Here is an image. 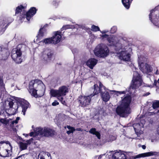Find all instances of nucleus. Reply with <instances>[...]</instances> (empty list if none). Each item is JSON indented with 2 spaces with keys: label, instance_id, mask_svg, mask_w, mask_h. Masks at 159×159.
I'll list each match as a JSON object with an SVG mask.
<instances>
[{
  "label": "nucleus",
  "instance_id": "f257e3e1",
  "mask_svg": "<svg viewBox=\"0 0 159 159\" xmlns=\"http://www.w3.org/2000/svg\"><path fill=\"white\" fill-rule=\"evenodd\" d=\"M16 101L13 102V101H11L9 102L8 106L9 107L6 109V111L8 112L11 115L15 114L19 107L20 105L22 109V112L24 115H25V112L29 107V103L26 100L20 98H17L16 99Z\"/></svg>",
  "mask_w": 159,
  "mask_h": 159
},
{
  "label": "nucleus",
  "instance_id": "f03ea898",
  "mask_svg": "<svg viewBox=\"0 0 159 159\" xmlns=\"http://www.w3.org/2000/svg\"><path fill=\"white\" fill-rule=\"evenodd\" d=\"M45 85L42 81L36 79L31 81L29 83V91L35 98L41 97L44 95Z\"/></svg>",
  "mask_w": 159,
  "mask_h": 159
},
{
  "label": "nucleus",
  "instance_id": "7ed1b4c3",
  "mask_svg": "<svg viewBox=\"0 0 159 159\" xmlns=\"http://www.w3.org/2000/svg\"><path fill=\"white\" fill-rule=\"evenodd\" d=\"M131 101V98L130 95H126L123 98L121 104L116 109V113L120 116L126 117L131 111L129 104Z\"/></svg>",
  "mask_w": 159,
  "mask_h": 159
},
{
  "label": "nucleus",
  "instance_id": "20e7f679",
  "mask_svg": "<svg viewBox=\"0 0 159 159\" xmlns=\"http://www.w3.org/2000/svg\"><path fill=\"white\" fill-rule=\"evenodd\" d=\"M26 6H23L22 5L17 7L16 10V15L19 17L20 19L22 20L24 18L25 16L27 20L29 21L31 17L33 16L36 12L35 8L32 7L27 13H25Z\"/></svg>",
  "mask_w": 159,
  "mask_h": 159
},
{
  "label": "nucleus",
  "instance_id": "39448f33",
  "mask_svg": "<svg viewBox=\"0 0 159 159\" xmlns=\"http://www.w3.org/2000/svg\"><path fill=\"white\" fill-rule=\"evenodd\" d=\"M116 50L118 51L117 54L120 59L125 61H128L130 60V52L132 49L128 46V44H124L119 49Z\"/></svg>",
  "mask_w": 159,
  "mask_h": 159
},
{
  "label": "nucleus",
  "instance_id": "423d86ee",
  "mask_svg": "<svg viewBox=\"0 0 159 159\" xmlns=\"http://www.w3.org/2000/svg\"><path fill=\"white\" fill-rule=\"evenodd\" d=\"M94 87L93 95L100 93L102 98L104 102H106L109 101L110 98V96L108 92L109 89H106L100 82L99 83V87L97 85L94 84Z\"/></svg>",
  "mask_w": 159,
  "mask_h": 159
},
{
  "label": "nucleus",
  "instance_id": "0eeeda50",
  "mask_svg": "<svg viewBox=\"0 0 159 159\" xmlns=\"http://www.w3.org/2000/svg\"><path fill=\"white\" fill-rule=\"evenodd\" d=\"M68 92V88L65 86H62L60 87L57 90L52 89L50 90V93L52 96L56 97L62 104H65V102L63 100V97L65 96Z\"/></svg>",
  "mask_w": 159,
  "mask_h": 159
},
{
  "label": "nucleus",
  "instance_id": "6e6552de",
  "mask_svg": "<svg viewBox=\"0 0 159 159\" xmlns=\"http://www.w3.org/2000/svg\"><path fill=\"white\" fill-rule=\"evenodd\" d=\"M12 147L9 141L0 142V156L3 157H9L12 154Z\"/></svg>",
  "mask_w": 159,
  "mask_h": 159
},
{
  "label": "nucleus",
  "instance_id": "1a4fd4ad",
  "mask_svg": "<svg viewBox=\"0 0 159 159\" xmlns=\"http://www.w3.org/2000/svg\"><path fill=\"white\" fill-rule=\"evenodd\" d=\"M142 82V80L140 75L137 71H134L132 82L129 90L130 94L134 93L135 89L141 85Z\"/></svg>",
  "mask_w": 159,
  "mask_h": 159
},
{
  "label": "nucleus",
  "instance_id": "9d476101",
  "mask_svg": "<svg viewBox=\"0 0 159 159\" xmlns=\"http://www.w3.org/2000/svg\"><path fill=\"white\" fill-rule=\"evenodd\" d=\"M108 42L110 45L115 46V50L119 49L120 46L124 44H128L127 41L120 38H118L114 35H110L109 39H108Z\"/></svg>",
  "mask_w": 159,
  "mask_h": 159
},
{
  "label": "nucleus",
  "instance_id": "9b49d317",
  "mask_svg": "<svg viewBox=\"0 0 159 159\" xmlns=\"http://www.w3.org/2000/svg\"><path fill=\"white\" fill-rule=\"evenodd\" d=\"M94 52L96 56L101 57H104L108 55L109 50L106 45L100 44L97 46Z\"/></svg>",
  "mask_w": 159,
  "mask_h": 159
},
{
  "label": "nucleus",
  "instance_id": "f8f14e48",
  "mask_svg": "<svg viewBox=\"0 0 159 159\" xmlns=\"http://www.w3.org/2000/svg\"><path fill=\"white\" fill-rule=\"evenodd\" d=\"M23 46L24 47L25 46L19 44L17 46V48L13 49L12 50V58L16 63H20L22 61L21 48Z\"/></svg>",
  "mask_w": 159,
  "mask_h": 159
},
{
  "label": "nucleus",
  "instance_id": "ddd939ff",
  "mask_svg": "<svg viewBox=\"0 0 159 159\" xmlns=\"http://www.w3.org/2000/svg\"><path fill=\"white\" fill-rule=\"evenodd\" d=\"M35 133L37 134L41 135L42 137H49L52 136L54 134V131L48 128L38 127L36 129Z\"/></svg>",
  "mask_w": 159,
  "mask_h": 159
},
{
  "label": "nucleus",
  "instance_id": "4468645a",
  "mask_svg": "<svg viewBox=\"0 0 159 159\" xmlns=\"http://www.w3.org/2000/svg\"><path fill=\"white\" fill-rule=\"evenodd\" d=\"M139 69L141 71L144 73H148L151 72L152 70V68L150 65L144 63L142 62V61H144L146 60L145 57H143L142 56L139 57Z\"/></svg>",
  "mask_w": 159,
  "mask_h": 159
},
{
  "label": "nucleus",
  "instance_id": "2eb2a0df",
  "mask_svg": "<svg viewBox=\"0 0 159 159\" xmlns=\"http://www.w3.org/2000/svg\"><path fill=\"white\" fill-rule=\"evenodd\" d=\"M91 94L89 96H80L77 100L79 103V105L81 107H85L90 104L92 97L94 96Z\"/></svg>",
  "mask_w": 159,
  "mask_h": 159
},
{
  "label": "nucleus",
  "instance_id": "dca6fc26",
  "mask_svg": "<svg viewBox=\"0 0 159 159\" xmlns=\"http://www.w3.org/2000/svg\"><path fill=\"white\" fill-rule=\"evenodd\" d=\"M13 20L14 19L11 17L0 18V35L4 33L7 26L9 25Z\"/></svg>",
  "mask_w": 159,
  "mask_h": 159
},
{
  "label": "nucleus",
  "instance_id": "f3484780",
  "mask_svg": "<svg viewBox=\"0 0 159 159\" xmlns=\"http://www.w3.org/2000/svg\"><path fill=\"white\" fill-rule=\"evenodd\" d=\"M52 55L51 50L46 49L40 54V56L41 60L47 62L50 61Z\"/></svg>",
  "mask_w": 159,
  "mask_h": 159
},
{
  "label": "nucleus",
  "instance_id": "a211bd4d",
  "mask_svg": "<svg viewBox=\"0 0 159 159\" xmlns=\"http://www.w3.org/2000/svg\"><path fill=\"white\" fill-rule=\"evenodd\" d=\"M61 32L60 31L55 32L53 33V35L51 37L52 40V43L56 44L59 43L61 38Z\"/></svg>",
  "mask_w": 159,
  "mask_h": 159
},
{
  "label": "nucleus",
  "instance_id": "6ab92c4d",
  "mask_svg": "<svg viewBox=\"0 0 159 159\" xmlns=\"http://www.w3.org/2000/svg\"><path fill=\"white\" fill-rule=\"evenodd\" d=\"M159 153L156 152L151 151L149 152L141 153L138 155H136L135 158H140L141 157H149L153 156H157L159 155Z\"/></svg>",
  "mask_w": 159,
  "mask_h": 159
},
{
  "label": "nucleus",
  "instance_id": "aec40b11",
  "mask_svg": "<svg viewBox=\"0 0 159 159\" xmlns=\"http://www.w3.org/2000/svg\"><path fill=\"white\" fill-rule=\"evenodd\" d=\"M98 62V60L94 58H90L86 62V65L90 69H93V67L96 65Z\"/></svg>",
  "mask_w": 159,
  "mask_h": 159
},
{
  "label": "nucleus",
  "instance_id": "412c9836",
  "mask_svg": "<svg viewBox=\"0 0 159 159\" xmlns=\"http://www.w3.org/2000/svg\"><path fill=\"white\" fill-rule=\"evenodd\" d=\"M46 25H45L43 28H41L39 32V34L37 36V39L40 40V38L46 34V30L45 29Z\"/></svg>",
  "mask_w": 159,
  "mask_h": 159
},
{
  "label": "nucleus",
  "instance_id": "4be33fe9",
  "mask_svg": "<svg viewBox=\"0 0 159 159\" xmlns=\"http://www.w3.org/2000/svg\"><path fill=\"white\" fill-rule=\"evenodd\" d=\"M122 154H123L124 156H123L122 155L121 156L119 157V159H136L137 158H135V157L136 156H130L129 153L124 151H122Z\"/></svg>",
  "mask_w": 159,
  "mask_h": 159
},
{
  "label": "nucleus",
  "instance_id": "5701e85b",
  "mask_svg": "<svg viewBox=\"0 0 159 159\" xmlns=\"http://www.w3.org/2000/svg\"><path fill=\"white\" fill-rule=\"evenodd\" d=\"M133 0H122V3L127 9H128L130 6V4Z\"/></svg>",
  "mask_w": 159,
  "mask_h": 159
},
{
  "label": "nucleus",
  "instance_id": "b1692460",
  "mask_svg": "<svg viewBox=\"0 0 159 159\" xmlns=\"http://www.w3.org/2000/svg\"><path fill=\"white\" fill-rule=\"evenodd\" d=\"M89 132L91 134L96 135L99 139H100V134L99 132L96 131L95 128H93L91 129L89 131Z\"/></svg>",
  "mask_w": 159,
  "mask_h": 159
},
{
  "label": "nucleus",
  "instance_id": "393cba45",
  "mask_svg": "<svg viewBox=\"0 0 159 159\" xmlns=\"http://www.w3.org/2000/svg\"><path fill=\"white\" fill-rule=\"evenodd\" d=\"M50 154L47 152H40L39 156L38 158L40 159H45V157L47 156H49Z\"/></svg>",
  "mask_w": 159,
  "mask_h": 159
},
{
  "label": "nucleus",
  "instance_id": "a878e982",
  "mask_svg": "<svg viewBox=\"0 0 159 159\" xmlns=\"http://www.w3.org/2000/svg\"><path fill=\"white\" fill-rule=\"evenodd\" d=\"M0 90L4 91L5 90V85L3 83L2 77L0 75Z\"/></svg>",
  "mask_w": 159,
  "mask_h": 159
},
{
  "label": "nucleus",
  "instance_id": "bb28decb",
  "mask_svg": "<svg viewBox=\"0 0 159 159\" xmlns=\"http://www.w3.org/2000/svg\"><path fill=\"white\" fill-rule=\"evenodd\" d=\"M41 42L45 44H48L52 43V40L51 38L45 39Z\"/></svg>",
  "mask_w": 159,
  "mask_h": 159
},
{
  "label": "nucleus",
  "instance_id": "cd10ccee",
  "mask_svg": "<svg viewBox=\"0 0 159 159\" xmlns=\"http://www.w3.org/2000/svg\"><path fill=\"white\" fill-rule=\"evenodd\" d=\"M20 144V148H21L22 150H25L27 149L28 144H29L27 143L26 142L25 143L21 142Z\"/></svg>",
  "mask_w": 159,
  "mask_h": 159
},
{
  "label": "nucleus",
  "instance_id": "c85d7f7f",
  "mask_svg": "<svg viewBox=\"0 0 159 159\" xmlns=\"http://www.w3.org/2000/svg\"><path fill=\"white\" fill-rule=\"evenodd\" d=\"M66 127L69 130L67 131L66 132L68 134L73 133L75 130V129L74 127L70 126L67 125Z\"/></svg>",
  "mask_w": 159,
  "mask_h": 159
},
{
  "label": "nucleus",
  "instance_id": "c756f323",
  "mask_svg": "<svg viewBox=\"0 0 159 159\" xmlns=\"http://www.w3.org/2000/svg\"><path fill=\"white\" fill-rule=\"evenodd\" d=\"M157 82L156 81V80H155L154 82V83L152 85H149L147 84H144V86L149 87L150 88H152L154 87V86H156L157 87L159 88V85H157Z\"/></svg>",
  "mask_w": 159,
  "mask_h": 159
},
{
  "label": "nucleus",
  "instance_id": "7c9ffc66",
  "mask_svg": "<svg viewBox=\"0 0 159 159\" xmlns=\"http://www.w3.org/2000/svg\"><path fill=\"white\" fill-rule=\"evenodd\" d=\"M74 28L73 25H63L61 29V31L69 29H72Z\"/></svg>",
  "mask_w": 159,
  "mask_h": 159
},
{
  "label": "nucleus",
  "instance_id": "2f4dec72",
  "mask_svg": "<svg viewBox=\"0 0 159 159\" xmlns=\"http://www.w3.org/2000/svg\"><path fill=\"white\" fill-rule=\"evenodd\" d=\"M133 126L134 129L140 130L141 128H142V127L141 126L140 124L139 123L134 124Z\"/></svg>",
  "mask_w": 159,
  "mask_h": 159
},
{
  "label": "nucleus",
  "instance_id": "473e14b6",
  "mask_svg": "<svg viewBox=\"0 0 159 159\" xmlns=\"http://www.w3.org/2000/svg\"><path fill=\"white\" fill-rule=\"evenodd\" d=\"M152 107L154 109L159 107V100H156L153 103Z\"/></svg>",
  "mask_w": 159,
  "mask_h": 159
},
{
  "label": "nucleus",
  "instance_id": "72a5a7b5",
  "mask_svg": "<svg viewBox=\"0 0 159 159\" xmlns=\"http://www.w3.org/2000/svg\"><path fill=\"white\" fill-rule=\"evenodd\" d=\"M91 30L92 31L96 32L100 30L98 26L94 25H93L91 26Z\"/></svg>",
  "mask_w": 159,
  "mask_h": 159
},
{
  "label": "nucleus",
  "instance_id": "f704fd0d",
  "mask_svg": "<svg viewBox=\"0 0 159 159\" xmlns=\"http://www.w3.org/2000/svg\"><path fill=\"white\" fill-rule=\"evenodd\" d=\"M117 30V27L116 26H113L110 30V33L111 34H114L116 32Z\"/></svg>",
  "mask_w": 159,
  "mask_h": 159
},
{
  "label": "nucleus",
  "instance_id": "c9c22d12",
  "mask_svg": "<svg viewBox=\"0 0 159 159\" xmlns=\"http://www.w3.org/2000/svg\"><path fill=\"white\" fill-rule=\"evenodd\" d=\"M100 36L102 37V39H106L108 41V39H109L110 36H109V35L106 34H102V35H100Z\"/></svg>",
  "mask_w": 159,
  "mask_h": 159
},
{
  "label": "nucleus",
  "instance_id": "e433bc0d",
  "mask_svg": "<svg viewBox=\"0 0 159 159\" xmlns=\"http://www.w3.org/2000/svg\"><path fill=\"white\" fill-rule=\"evenodd\" d=\"M110 92L115 93V94H117V93H119L120 94H125L126 93V92L125 91H116L115 90H109Z\"/></svg>",
  "mask_w": 159,
  "mask_h": 159
},
{
  "label": "nucleus",
  "instance_id": "4c0bfd02",
  "mask_svg": "<svg viewBox=\"0 0 159 159\" xmlns=\"http://www.w3.org/2000/svg\"><path fill=\"white\" fill-rule=\"evenodd\" d=\"M106 159H112L111 153L109 154V152L107 154H105Z\"/></svg>",
  "mask_w": 159,
  "mask_h": 159
},
{
  "label": "nucleus",
  "instance_id": "58836bf2",
  "mask_svg": "<svg viewBox=\"0 0 159 159\" xmlns=\"http://www.w3.org/2000/svg\"><path fill=\"white\" fill-rule=\"evenodd\" d=\"M20 118L19 117H16V119L11 122V126H13V125L15 123L16 124L18 123V121L20 120Z\"/></svg>",
  "mask_w": 159,
  "mask_h": 159
},
{
  "label": "nucleus",
  "instance_id": "ea45409f",
  "mask_svg": "<svg viewBox=\"0 0 159 159\" xmlns=\"http://www.w3.org/2000/svg\"><path fill=\"white\" fill-rule=\"evenodd\" d=\"M0 122L5 125H7L8 123V121L4 119H0Z\"/></svg>",
  "mask_w": 159,
  "mask_h": 159
},
{
  "label": "nucleus",
  "instance_id": "a19ab883",
  "mask_svg": "<svg viewBox=\"0 0 159 159\" xmlns=\"http://www.w3.org/2000/svg\"><path fill=\"white\" fill-rule=\"evenodd\" d=\"M136 134L138 136H139L140 134H142V131L138 130V129H134Z\"/></svg>",
  "mask_w": 159,
  "mask_h": 159
},
{
  "label": "nucleus",
  "instance_id": "79ce46f5",
  "mask_svg": "<svg viewBox=\"0 0 159 159\" xmlns=\"http://www.w3.org/2000/svg\"><path fill=\"white\" fill-rule=\"evenodd\" d=\"M145 120L143 119H141L140 120V122L139 123L140 124L141 126L142 127H143L144 124H145Z\"/></svg>",
  "mask_w": 159,
  "mask_h": 159
},
{
  "label": "nucleus",
  "instance_id": "37998d69",
  "mask_svg": "<svg viewBox=\"0 0 159 159\" xmlns=\"http://www.w3.org/2000/svg\"><path fill=\"white\" fill-rule=\"evenodd\" d=\"M52 4L54 6H57L58 5V2L57 0H53L52 2Z\"/></svg>",
  "mask_w": 159,
  "mask_h": 159
},
{
  "label": "nucleus",
  "instance_id": "c03bdc74",
  "mask_svg": "<svg viewBox=\"0 0 159 159\" xmlns=\"http://www.w3.org/2000/svg\"><path fill=\"white\" fill-rule=\"evenodd\" d=\"M59 103L57 100H55L54 102L52 103V105L53 106H56L58 105Z\"/></svg>",
  "mask_w": 159,
  "mask_h": 159
},
{
  "label": "nucleus",
  "instance_id": "a18cd8bd",
  "mask_svg": "<svg viewBox=\"0 0 159 159\" xmlns=\"http://www.w3.org/2000/svg\"><path fill=\"white\" fill-rule=\"evenodd\" d=\"M105 157V154L102 155L98 157V159H106Z\"/></svg>",
  "mask_w": 159,
  "mask_h": 159
},
{
  "label": "nucleus",
  "instance_id": "49530a36",
  "mask_svg": "<svg viewBox=\"0 0 159 159\" xmlns=\"http://www.w3.org/2000/svg\"><path fill=\"white\" fill-rule=\"evenodd\" d=\"M33 140V138H31L30 139H29V140H27V141H26V142H27V143L30 144L31 143V142H32V141Z\"/></svg>",
  "mask_w": 159,
  "mask_h": 159
},
{
  "label": "nucleus",
  "instance_id": "de8ad7c7",
  "mask_svg": "<svg viewBox=\"0 0 159 159\" xmlns=\"http://www.w3.org/2000/svg\"><path fill=\"white\" fill-rule=\"evenodd\" d=\"M36 129L34 130V132H34H30V135L31 136H34V134H35V135H38V134H36V133H35V130Z\"/></svg>",
  "mask_w": 159,
  "mask_h": 159
},
{
  "label": "nucleus",
  "instance_id": "09e8293b",
  "mask_svg": "<svg viewBox=\"0 0 159 159\" xmlns=\"http://www.w3.org/2000/svg\"><path fill=\"white\" fill-rule=\"evenodd\" d=\"M24 157V155H21V156H19L18 157H16L14 159H20V158L21 157Z\"/></svg>",
  "mask_w": 159,
  "mask_h": 159
},
{
  "label": "nucleus",
  "instance_id": "8fccbe9b",
  "mask_svg": "<svg viewBox=\"0 0 159 159\" xmlns=\"http://www.w3.org/2000/svg\"><path fill=\"white\" fill-rule=\"evenodd\" d=\"M101 32L102 34H105V33L108 32V31L107 30H104L102 31H101Z\"/></svg>",
  "mask_w": 159,
  "mask_h": 159
},
{
  "label": "nucleus",
  "instance_id": "3c124183",
  "mask_svg": "<svg viewBox=\"0 0 159 159\" xmlns=\"http://www.w3.org/2000/svg\"><path fill=\"white\" fill-rule=\"evenodd\" d=\"M142 148L143 149H146V146L145 145H143L142 146Z\"/></svg>",
  "mask_w": 159,
  "mask_h": 159
},
{
  "label": "nucleus",
  "instance_id": "603ef678",
  "mask_svg": "<svg viewBox=\"0 0 159 159\" xmlns=\"http://www.w3.org/2000/svg\"><path fill=\"white\" fill-rule=\"evenodd\" d=\"M156 74L157 75L159 74L158 70H157L156 71Z\"/></svg>",
  "mask_w": 159,
  "mask_h": 159
},
{
  "label": "nucleus",
  "instance_id": "864d4df0",
  "mask_svg": "<svg viewBox=\"0 0 159 159\" xmlns=\"http://www.w3.org/2000/svg\"><path fill=\"white\" fill-rule=\"evenodd\" d=\"M150 94V93H146L145 95L147 96H148V95H149V94Z\"/></svg>",
  "mask_w": 159,
  "mask_h": 159
},
{
  "label": "nucleus",
  "instance_id": "5fc2aeb1",
  "mask_svg": "<svg viewBox=\"0 0 159 159\" xmlns=\"http://www.w3.org/2000/svg\"><path fill=\"white\" fill-rule=\"evenodd\" d=\"M157 112L159 113V110H158Z\"/></svg>",
  "mask_w": 159,
  "mask_h": 159
},
{
  "label": "nucleus",
  "instance_id": "6e6d98bb",
  "mask_svg": "<svg viewBox=\"0 0 159 159\" xmlns=\"http://www.w3.org/2000/svg\"><path fill=\"white\" fill-rule=\"evenodd\" d=\"M115 139V137H114V139Z\"/></svg>",
  "mask_w": 159,
  "mask_h": 159
}]
</instances>
